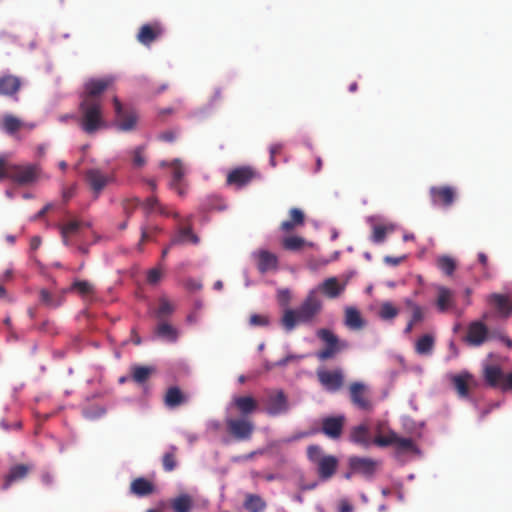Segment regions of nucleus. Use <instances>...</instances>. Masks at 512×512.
Listing matches in <instances>:
<instances>
[{
    "mask_svg": "<svg viewBox=\"0 0 512 512\" xmlns=\"http://www.w3.org/2000/svg\"><path fill=\"white\" fill-rule=\"evenodd\" d=\"M79 127L88 135H93L105 126L101 100L82 97L79 115L76 117Z\"/></svg>",
    "mask_w": 512,
    "mask_h": 512,
    "instance_id": "1",
    "label": "nucleus"
},
{
    "mask_svg": "<svg viewBox=\"0 0 512 512\" xmlns=\"http://www.w3.org/2000/svg\"><path fill=\"white\" fill-rule=\"evenodd\" d=\"M307 458L316 467L320 480L327 481L335 475L339 465L337 457L325 455L319 445L307 447Z\"/></svg>",
    "mask_w": 512,
    "mask_h": 512,
    "instance_id": "2",
    "label": "nucleus"
},
{
    "mask_svg": "<svg viewBox=\"0 0 512 512\" xmlns=\"http://www.w3.org/2000/svg\"><path fill=\"white\" fill-rule=\"evenodd\" d=\"M224 423L228 435L238 442L251 440L255 432V423L250 417L228 415Z\"/></svg>",
    "mask_w": 512,
    "mask_h": 512,
    "instance_id": "3",
    "label": "nucleus"
},
{
    "mask_svg": "<svg viewBox=\"0 0 512 512\" xmlns=\"http://www.w3.org/2000/svg\"><path fill=\"white\" fill-rule=\"evenodd\" d=\"M321 310V301L316 292L311 291L297 309L285 311L281 320H309Z\"/></svg>",
    "mask_w": 512,
    "mask_h": 512,
    "instance_id": "4",
    "label": "nucleus"
},
{
    "mask_svg": "<svg viewBox=\"0 0 512 512\" xmlns=\"http://www.w3.org/2000/svg\"><path fill=\"white\" fill-rule=\"evenodd\" d=\"M115 110L114 126L118 131L131 132L136 129L138 114L134 109H125L118 98L113 99Z\"/></svg>",
    "mask_w": 512,
    "mask_h": 512,
    "instance_id": "5",
    "label": "nucleus"
},
{
    "mask_svg": "<svg viewBox=\"0 0 512 512\" xmlns=\"http://www.w3.org/2000/svg\"><path fill=\"white\" fill-rule=\"evenodd\" d=\"M160 166L170 168L171 180L169 182V187L175 190L179 196H184L187 191V185L184 181L186 168L182 161L180 159H174L171 162L162 161Z\"/></svg>",
    "mask_w": 512,
    "mask_h": 512,
    "instance_id": "6",
    "label": "nucleus"
},
{
    "mask_svg": "<svg viewBox=\"0 0 512 512\" xmlns=\"http://www.w3.org/2000/svg\"><path fill=\"white\" fill-rule=\"evenodd\" d=\"M228 409L233 410L240 417H250L259 410V402L252 395H234Z\"/></svg>",
    "mask_w": 512,
    "mask_h": 512,
    "instance_id": "7",
    "label": "nucleus"
},
{
    "mask_svg": "<svg viewBox=\"0 0 512 512\" xmlns=\"http://www.w3.org/2000/svg\"><path fill=\"white\" fill-rule=\"evenodd\" d=\"M289 410V403L285 393L282 390L271 391L265 400L264 411L269 416H278Z\"/></svg>",
    "mask_w": 512,
    "mask_h": 512,
    "instance_id": "8",
    "label": "nucleus"
},
{
    "mask_svg": "<svg viewBox=\"0 0 512 512\" xmlns=\"http://www.w3.org/2000/svg\"><path fill=\"white\" fill-rule=\"evenodd\" d=\"M492 336L484 322H470L463 340L470 346H480Z\"/></svg>",
    "mask_w": 512,
    "mask_h": 512,
    "instance_id": "9",
    "label": "nucleus"
},
{
    "mask_svg": "<svg viewBox=\"0 0 512 512\" xmlns=\"http://www.w3.org/2000/svg\"><path fill=\"white\" fill-rule=\"evenodd\" d=\"M85 180L96 197L113 181L110 174H106L99 169H89L85 173Z\"/></svg>",
    "mask_w": 512,
    "mask_h": 512,
    "instance_id": "10",
    "label": "nucleus"
},
{
    "mask_svg": "<svg viewBox=\"0 0 512 512\" xmlns=\"http://www.w3.org/2000/svg\"><path fill=\"white\" fill-rule=\"evenodd\" d=\"M22 79L10 73L0 75V96L18 100V93L22 87Z\"/></svg>",
    "mask_w": 512,
    "mask_h": 512,
    "instance_id": "11",
    "label": "nucleus"
},
{
    "mask_svg": "<svg viewBox=\"0 0 512 512\" xmlns=\"http://www.w3.org/2000/svg\"><path fill=\"white\" fill-rule=\"evenodd\" d=\"M349 392L353 405L364 411L372 410L373 405L369 399L367 388L363 383L353 382L349 387Z\"/></svg>",
    "mask_w": 512,
    "mask_h": 512,
    "instance_id": "12",
    "label": "nucleus"
},
{
    "mask_svg": "<svg viewBox=\"0 0 512 512\" xmlns=\"http://www.w3.org/2000/svg\"><path fill=\"white\" fill-rule=\"evenodd\" d=\"M317 378L321 385L329 392L338 391L344 382L343 373L339 369L334 371L318 370Z\"/></svg>",
    "mask_w": 512,
    "mask_h": 512,
    "instance_id": "13",
    "label": "nucleus"
},
{
    "mask_svg": "<svg viewBox=\"0 0 512 512\" xmlns=\"http://www.w3.org/2000/svg\"><path fill=\"white\" fill-rule=\"evenodd\" d=\"M37 178V168L34 165H12L9 171V179L25 185L32 183Z\"/></svg>",
    "mask_w": 512,
    "mask_h": 512,
    "instance_id": "14",
    "label": "nucleus"
},
{
    "mask_svg": "<svg viewBox=\"0 0 512 512\" xmlns=\"http://www.w3.org/2000/svg\"><path fill=\"white\" fill-rule=\"evenodd\" d=\"M346 418L344 415L329 416L322 419L321 430L330 439H339L342 435Z\"/></svg>",
    "mask_w": 512,
    "mask_h": 512,
    "instance_id": "15",
    "label": "nucleus"
},
{
    "mask_svg": "<svg viewBox=\"0 0 512 512\" xmlns=\"http://www.w3.org/2000/svg\"><path fill=\"white\" fill-rule=\"evenodd\" d=\"M431 201L434 205L449 207L453 204L456 191L451 186H433L429 190Z\"/></svg>",
    "mask_w": 512,
    "mask_h": 512,
    "instance_id": "16",
    "label": "nucleus"
},
{
    "mask_svg": "<svg viewBox=\"0 0 512 512\" xmlns=\"http://www.w3.org/2000/svg\"><path fill=\"white\" fill-rule=\"evenodd\" d=\"M257 173L250 167H239L230 171L227 175V183L237 187H243L250 183Z\"/></svg>",
    "mask_w": 512,
    "mask_h": 512,
    "instance_id": "17",
    "label": "nucleus"
},
{
    "mask_svg": "<svg viewBox=\"0 0 512 512\" xmlns=\"http://www.w3.org/2000/svg\"><path fill=\"white\" fill-rule=\"evenodd\" d=\"M163 33V27L160 23L154 22L150 24H144L140 27L137 34V40L145 45L149 46L152 42L157 40Z\"/></svg>",
    "mask_w": 512,
    "mask_h": 512,
    "instance_id": "18",
    "label": "nucleus"
},
{
    "mask_svg": "<svg viewBox=\"0 0 512 512\" xmlns=\"http://www.w3.org/2000/svg\"><path fill=\"white\" fill-rule=\"evenodd\" d=\"M376 462L370 458L365 457H351L349 459V466L354 473H359L365 476H371L375 472Z\"/></svg>",
    "mask_w": 512,
    "mask_h": 512,
    "instance_id": "19",
    "label": "nucleus"
},
{
    "mask_svg": "<svg viewBox=\"0 0 512 512\" xmlns=\"http://www.w3.org/2000/svg\"><path fill=\"white\" fill-rule=\"evenodd\" d=\"M65 291L56 290L48 291L47 289H41L39 291V302L46 308L55 309L62 305L64 302Z\"/></svg>",
    "mask_w": 512,
    "mask_h": 512,
    "instance_id": "20",
    "label": "nucleus"
},
{
    "mask_svg": "<svg viewBox=\"0 0 512 512\" xmlns=\"http://www.w3.org/2000/svg\"><path fill=\"white\" fill-rule=\"evenodd\" d=\"M489 303L493 308H495L500 313L501 316H511L512 297L495 293L489 296Z\"/></svg>",
    "mask_w": 512,
    "mask_h": 512,
    "instance_id": "21",
    "label": "nucleus"
},
{
    "mask_svg": "<svg viewBox=\"0 0 512 512\" xmlns=\"http://www.w3.org/2000/svg\"><path fill=\"white\" fill-rule=\"evenodd\" d=\"M485 382L493 388L499 387L502 390V383L505 375L498 365H486L483 370Z\"/></svg>",
    "mask_w": 512,
    "mask_h": 512,
    "instance_id": "22",
    "label": "nucleus"
},
{
    "mask_svg": "<svg viewBox=\"0 0 512 512\" xmlns=\"http://www.w3.org/2000/svg\"><path fill=\"white\" fill-rule=\"evenodd\" d=\"M257 267L261 273L276 270L278 267L277 256L267 250H260L256 253Z\"/></svg>",
    "mask_w": 512,
    "mask_h": 512,
    "instance_id": "23",
    "label": "nucleus"
},
{
    "mask_svg": "<svg viewBox=\"0 0 512 512\" xmlns=\"http://www.w3.org/2000/svg\"><path fill=\"white\" fill-rule=\"evenodd\" d=\"M305 224V215L299 208L289 210V219L281 223L280 229L285 233H290L298 227Z\"/></svg>",
    "mask_w": 512,
    "mask_h": 512,
    "instance_id": "24",
    "label": "nucleus"
},
{
    "mask_svg": "<svg viewBox=\"0 0 512 512\" xmlns=\"http://www.w3.org/2000/svg\"><path fill=\"white\" fill-rule=\"evenodd\" d=\"M31 470V466L27 464H18L10 468L9 473L5 476L2 488L8 489L13 483L23 480Z\"/></svg>",
    "mask_w": 512,
    "mask_h": 512,
    "instance_id": "25",
    "label": "nucleus"
},
{
    "mask_svg": "<svg viewBox=\"0 0 512 512\" xmlns=\"http://www.w3.org/2000/svg\"><path fill=\"white\" fill-rule=\"evenodd\" d=\"M188 395L181 391L177 386H172L167 389L164 396V404L168 408H176L188 402Z\"/></svg>",
    "mask_w": 512,
    "mask_h": 512,
    "instance_id": "26",
    "label": "nucleus"
},
{
    "mask_svg": "<svg viewBox=\"0 0 512 512\" xmlns=\"http://www.w3.org/2000/svg\"><path fill=\"white\" fill-rule=\"evenodd\" d=\"M110 80L92 79L85 84V93L82 97H92L94 100H100L99 96L108 88Z\"/></svg>",
    "mask_w": 512,
    "mask_h": 512,
    "instance_id": "27",
    "label": "nucleus"
},
{
    "mask_svg": "<svg viewBox=\"0 0 512 512\" xmlns=\"http://www.w3.org/2000/svg\"><path fill=\"white\" fill-rule=\"evenodd\" d=\"M154 491V484L144 477H138L134 479L130 484V492L138 497L151 495L154 493Z\"/></svg>",
    "mask_w": 512,
    "mask_h": 512,
    "instance_id": "28",
    "label": "nucleus"
},
{
    "mask_svg": "<svg viewBox=\"0 0 512 512\" xmlns=\"http://www.w3.org/2000/svg\"><path fill=\"white\" fill-rule=\"evenodd\" d=\"M350 440L356 444L368 447L372 442L369 427L366 424L353 427L350 431Z\"/></svg>",
    "mask_w": 512,
    "mask_h": 512,
    "instance_id": "29",
    "label": "nucleus"
},
{
    "mask_svg": "<svg viewBox=\"0 0 512 512\" xmlns=\"http://www.w3.org/2000/svg\"><path fill=\"white\" fill-rule=\"evenodd\" d=\"M319 289L328 298L334 299L345 290V284H340L336 277H330L320 285Z\"/></svg>",
    "mask_w": 512,
    "mask_h": 512,
    "instance_id": "30",
    "label": "nucleus"
},
{
    "mask_svg": "<svg viewBox=\"0 0 512 512\" xmlns=\"http://www.w3.org/2000/svg\"><path fill=\"white\" fill-rule=\"evenodd\" d=\"M25 127L33 129L34 125H26L12 114H5L2 118L1 128L9 135H14L17 131Z\"/></svg>",
    "mask_w": 512,
    "mask_h": 512,
    "instance_id": "31",
    "label": "nucleus"
},
{
    "mask_svg": "<svg viewBox=\"0 0 512 512\" xmlns=\"http://www.w3.org/2000/svg\"><path fill=\"white\" fill-rule=\"evenodd\" d=\"M155 334L166 342H175L178 338V331L170 322H159L155 328Z\"/></svg>",
    "mask_w": 512,
    "mask_h": 512,
    "instance_id": "32",
    "label": "nucleus"
},
{
    "mask_svg": "<svg viewBox=\"0 0 512 512\" xmlns=\"http://www.w3.org/2000/svg\"><path fill=\"white\" fill-rule=\"evenodd\" d=\"M472 380L473 377L469 373H462L452 377V383L460 397L466 398L469 396V385Z\"/></svg>",
    "mask_w": 512,
    "mask_h": 512,
    "instance_id": "33",
    "label": "nucleus"
},
{
    "mask_svg": "<svg viewBox=\"0 0 512 512\" xmlns=\"http://www.w3.org/2000/svg\"><path fill=\"white\" fill-rule=\"evenodd\" d=\"M176 309V304L166 296L159 297L154 312L158 318H167L173 314Z\"/></svg>",
    "mask_w": 512,
    "mask_h": 512,
    "instance_id": "34",
    "label": "nucleus"
},
{
    "mask_svg": "<svg viewBox=\"0 0 512 512\" xmlns=\"http://www.w3.org/2000/svg\"><path fill=\"white\" fill-rule=\"evenodd\" d=\"M436 306L439 311H447L454 306L453 292L446 287H439Z\"/></svg>",
    "mask_w": 512,
    "mask_h": 512,
    "instance_id": "35",
    "label": "nucleus"
},
{
    "mask_svg": "<svg viewBox=\"0 0 512 512\" xmlns=\"http://www.w3.org/2000/svg\"><path fill=\"white\" fill-rule=\"evenodd\" d=\"M198 242V236L195 233H193L191 227L188 226L179 228L177 234L171 240V245L186 243L198 244Z\"/></svg>",
    "mask_w": 512,
    "mask_h": 512,
    "instance_id": "36",
    "label": "nucleus"
},
{
    "mask_svg": "<svg viewBox=\"0 0 512 512\" xmlns=\"http://www.w3.org/2000/svg\"><path fill=\"white\" fill-rule=\"evenodd\" d=\"M171 507L174 512H190L193 507V499L188 494H181L172 499Z\"/></svg>",
    "mask_w": 512,
    "mask_h": 512,
    "instance_id": "37",
    "label": "nucleus"
},
{
    "mask_svg": "<svg viewBox=\"0 0 512 512\" xmlns=\"http://www.w3.org/2000/svg\"><path fill=\"white\" fill-rule=\"evenodd\" d=\"M243 505L249 512H263L266 509V502L256 494L246 495Z\"/></svg>",
    "mask_w": 512,
    "mask_h": 512,
    "instance_id": "38",
    "label": "nucleus"
},
{
    "mask_svg": "<svg viewBox=\"0 0 512 512\" xmlns=\"http://www.w3.org/2000/svg\"><path fill=\"white\" fill-rule=\"evenodd\" d=\"M434 347V337L431 334H425L416 342V352L420 355H428Z\"/></svg>",
    "mask_w": 512,
    "mask_h": 512,
    "instance_id": "39",
    "label": "nucleus"
},
{
    "mask_svg": "<svg viewBox=\"0 0 512 512\" xmlns=\"http://www.w3.org/2000/svg\"><path fill=\"white\" fill-rule=\"evenodd\" d=\"M155 371L153 367L149 366H134L132 367V379L138 383H145L152 373Z\"/></svg>",
    "mask_w": 512,
    "mask_h": 512,
    "instance_id": "40",
    "label": "nucleus"
},
{
    "mask_svg": "<svg viewBox=\"0 0 512 512\" xmlns=\"http://www.w3.org/2000/svg\"><path fill=\"white\" fill-rule=\"evenodd\" d=\"M70 289L76 291L82 297H89L95 293L94 285L86 280H77L73 282Z\"/></svg>",
    "mask_w": 512,
    "mask_h": 512,
    "instance_id": "41",
    "label": "nucleus"
},
{
    "mask_svg": "<svg viewBox=\"0 0 512 512\" xmlns=\"http://www.w3.org/2000/svg\"><path fill=\"white\" fill-rule=\"evenodd\" d=\"M437 267L447 276H451L456 270V261L447 255L440 256L437 259Z\"/></svg>",
    "mask_w": 512,
    "mask_h": 512,
    "instance_id": "42",
    "label": "nucleus"
},
{
    "mask_svg": "<svg viewBox=\"0 0 512 512\" xmlns=\"http://www.w3.org/2000/svg\"><path fill=\"white\" fill-rule=\"evenodd\" d=\"M177 448L175 446H171L170 450L166 452L162 457V465L165 471L171 472L177 466L176 460Z\"/></svg>",
    "mask_w": 512,
    "mask_h": 512,
    "instance_id": "43",
    "label": "nucleus"
},
{
    "mask_svg": "<svg viewBox=\"0 0 512 512\" xmlns=\"http://www.w3.org/2000/svg\"><path fill=\"white\" fill-rule=\"evenodd\" d=\"M393 230H394V225H392V224H390V225H374L371 240L374 243H382L386 238V234L388 232H392Z\"/></svg>",
    "mask_w": 512,
    "mask_h": 512,
    "instance_id": "44",
    "label": "nucleus"
},
{
    "mask_svg": "<svg viewBox=\"0 0 512 512\" xmlns=\"http://www.w3.org/2000/svg\"><path fill=\"white\" fill-rule=\"evenodd\" d=\"M305 245V240L299 236H289L283 239L282 246L288 251H298Z\"/></svg>",
    "mask_w": 512,
    "mask_h": 512,
    "instance_id": "45",
    "label": "nucleus"
},
{
    "mask_svg": "<svg viewBox=\"0 0 512 512\" xmlns=\"http://www.w3.org/2000/svg\"><path fill=\"white\" fill-rule=\"evenodd\" d=\"M84 226L89 227L90 224L84 223L79 220H71V221L67 222L66 224L60 225L59 229H60L61 234L68 233L69 235H72V234H76L79 231V229Z\"/></svg>",
    "mask_w": 512,
    "mask_h": 512,
    "instance_id": "46",
    "label": "nucleus"
},
{
    "mask_svg": "<svg viewBox=\"0 0 512 512\" xmlns=\"http://www.w3.org/2000/svg\"><path fill=\"white\" fill-rule=\"evenodd\" d=\"M144 209L150 213L157 210L162 215H169L166 209L159 203L158 199L154 196L149 197L143 203Z\"/></svg>",
    "mask_w": 512,
    "mask_h": 512,
    "instance_id": "47",
    "label": "nucleus"
},
{
    "mask_svg": "<svg viewBox=\"0 0 512 512\" xmlns=\"http://www.w3.org/2000/svg\"><path fill=\"white\" fill-rule=\"evenodd\" d=\"M398 309L390 302H385L381 305L379 316L383 319H393L397 317Z\"/></svg>",
    "mask_w": 512,
    "mask_h": 512,
    "instance_id": "48",
    "label": "nucleus"
},
{
    "mask_svg": "<svg viewBox=\"0 0 512 512\" xmlns=\"http://www.w3.org/2000/svg\"><path fill=\"white\" fill-rule=\"evenodd\" d=\"M163 277V270L160 267H155L147 271L146 281L151 286H156L160 283Z\"/></svg>",
    "mask_w": 512,
    "mask_h": 512,
    "instance_id": "49",
    "label": "nucleus"
},
{
    "mask_svg": "<svg viewBox=\"0 0 512 512\" xmlns=\"http://www.w3.org/2000/svg\"><path fill=\"white\" fill-rule=\"evenodd\" d=\"M144 150V146H138L132 151V162L133 165L137 168H141L146 164Z\"/></svg>",
    "mask_w": 512,
    "mask_h": 512,
    "instance_id": "50",
    "label": "nucleus"
},
{
    "mask_svg": "<svg viewBox=\"0 0 512 512\" xmlns=\"http://www.w3.org/2000/svg\"><path fill=\"white\" fill-rule=\"evenodd\" d=\"M395 437H396V433L393 431H390L385 436L375 437L373 442L380 447H386V446L394 445Z\"/></svg>",
    "mask_w": 512,
    "mask_h": 512,
    "instance_id": "51",
    "label": "nucleus"
},
{
    "mask_svg": "<svg viewBox=\"0 0 512 512\" xmlns=\"http://www.w3.org/2000/svg\"><path fill=\"white\" fill-rule=\"evenodd\" d=\"M394 446L403 451H410L414 449V442L411 438L399 437L396 434Z\"/></svg>",
    "mask_w": 512,
    "mask_h": 512,
    "instance_id": "52",
    "label": "nucleus"
},
{
    "mask_svg": "<svg viewBox=\"0 0 512 512\" xmlns=\"http://www.w3.org/2000/svg\"><path fill=\"white\" fill-rule=\"evenodd\" d=\"M140 200L138 198L125 199L122 203L124 213L129 217L139 206Z\"/></svg>",
    "mask_w": 512,
    "mask_h": 512,
    "instance_id": "53",
    "label": "nucleus"
},
{
    "mask_svg": "<svg viewBox=\"0 0 512 512\" xmlns=\"http://www.w3.org/2000/svg\"><path fill=\"white\" fill-rule=\"evenodd\" d=\"M338 352L337 345H326V347L317 353V357L320 360H327L332 358Z\"/></svg>",
    "mask_w": 512,
    "mask_h": 512,
    "instance_id": "54",
    "label": "nucleus"
},
{
    "mask_svg": "<svg viewBox=\"0 0 512 512\" xmlns=\"http://www.w3.org/2000/svg\"><path fill=\"white\" fill-rule=\"evenodd\" d=\"M406 306L412 314V320H422V318L424 316L422 307L415 304L411 300L406 301Z\"/></svg>",
    "mask_w": 512,
    "mask_h": 512,
    "instance_id": "55",
    "label": "nucleus"
},
{
    "mask_svg": "<svg viewBox=\"0 0 512 512\" xmlns=\"http://www.w3.org/2000/svg\"><path fill=\"white\" fill-rule=\"evenodd\" d=\"M283 149L282 143H274L270 146L269 152H270V164L275 167L276 166V155L280 154Z\"/></svg>",
    "mask_w": 512,
    "mask_h": 512,
    "instance_id": "56",
    "label": "nucleus"
},
{
    "mask_svg": "<svg viewBox=\"0 0 512 512\" xmlns=\"http://www.w3.org/2000/svg\"><path fill=\"white\" fill-rule=\"evenodd\" d=\"M478 260L483 265V276L487 279L491 278V273L488 266V257L485 253L480 252L478 254Z\"/></svg>",
    "mask_w": 512,
    "mask_h": 512,
    "instance_id": "57",
    "label": "nucleus"
},
{
    "mask_svg": "<svg viewBox=\"0 0 512 512\" xmlns=\"http://www.w3.org/2000/svg\"><path fill=\"white\" fill-rule=\"evenodd\" d=\"M12 164H9L4 158H0V181L9 179V171Z\"/></svg>",
    "mask_w": 512,
    "mask_h": 512,
    "instance_id": "58",
    "label": "nucleus"
},
{
    "mask_svg": "<svg viewBox=\"0 0 512 512\" xmlns=\"http://www.w3.org/2000/svg\"><path fill=\"white\" fill-rule=\"evenodd\" d=\"M320 337L327 343V345H332V343L333 345H337L338 340L336 336L328 330H322L320 332Z\"/></svg>",
    "mask_w": 512,
    "mask_h": 512,
    "instance_id": "59",
    "label": "nucleus"
},
{
    "mask_svg": "<svg viewBox=\"0 0 512 512\" xmlns=\"http://www.w3.org/2000/svg\"><path fill=\"white\" fill-rule=\"evenodd\" d=\"M152 239V235L150 233V230L146 227H141V238L138 243V249L142 251V245L144 242L149 241Z\"/></svg>",
    "mask_w": 512,
    "mask_h": 512,
    "instance_id": "60",
    "label": "nucleus"
},
{
    "mask_svg": "<svg viewBox=\"0 0 512 512\" xmlns=\"http://www.w3.org/2000/svg\"><path fill=\"white\" fill-rule=\"evenodd\" d=\"M158 139L164 142L172 143L176 139V133L172 130L164 131L159 134Z\"/></svg>",
    "mask_w": 512,
    "mask_h": 512,
    "instance_id": "61",
    "label": "nucleus"
},
{
    "mask_svg": "<svg viewBox=\"0 0 512 512\" xmlns=\"http://www.w3.org/2000/svg\"><path fill=\"white\" fill-rule=\"evenodd\" d=\"M345 320H361L359 311L354 307H348Z\"/></svg>",
    "mask_w": 512,
    "mask_h": 512,
    "instance_id": "62",
    "label": "nucleus"
},
{
    "mask_svg": "<svg viewBox=\"0 0 512 512\" xmlns=\"http://www.w3.org/2000/svg\"><path fill=\"white\" fill-rule=\"evenodd\" d=\"M502 390H512V371L505 376L504 382L502 383Z\"/></svg>",
    "mask_w": 512,
    "mask_h": 512,
    "instance_id": "63",
    "label": "nucleus"
},
{
    "mask_svg": "<svg viewBox=\"0 0 512 512\" xmlns=\"http://www.w3.org/2000/svg\"><path fill=\"white\" fill-rule=\"evenodd\" d=\"M339 512H353V506L347 500H341L339 504Z\"/></svg>",
    "mask_w": 512,
    "mask_h": 512,
    "instance_id": "64",
    "label": "nucleus"
}]
</instances>
